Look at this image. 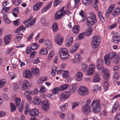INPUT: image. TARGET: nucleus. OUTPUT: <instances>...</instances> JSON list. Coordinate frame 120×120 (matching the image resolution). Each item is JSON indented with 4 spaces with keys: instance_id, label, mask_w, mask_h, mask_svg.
Here are the masks:
<instances>
[{
    "instance_id": "473e14b6",
    "label": "nucleus",
    "mask_w": 120,
    "mask_h": 120,
    "mask_svg": "<svg viewBox=\"0 0 120 120\" xmlns=\"http://www.w3.org/2000/svg\"><path fill=\"white\" fill-rule=\"evenodd\" d=\"M82 69V70L84 72H86L87 71L88 68V65L86 64L83 63L81 64Z\"/></svg>"
},
{
    "instance_id": "e433bc0d",
    "label": "nucleus",
    "mask_w": 120,
    "mask_h": 120,
    "mask_svg": "<svg viewBox=\"0 0 120 120\" xmlns=\"http://www.w3.org/2000/svg\"><path fill=\"white\" fill-rule=\"evenodd\" d=\"M47 80V78L45 77H41L39 79L38 81V83L39 85H41L43 82H44Z\"/></svg>"
},
{
    "instance_id": "a878e982",
    "label": "nucleus",
    "mask_w": 120,
    "mask_h": 120,
    "mask_svg": "<svg viewBox=\"0 0 120 120\" xmlns=\"http://www.w3.org/2000/svg\"><path fill=\"white\" fill-rule=\"evenodd\" d=\"M33 102L34 105H38L40 103L41 100L37 96H36L34 98Z\"/></svg>"
},
{
    "instance_id": "4c0bfd02",
    "label": "nucleus",
    "mask_w": 120,
    "mask_h": 120,
    "mask_svg": "<svg viewBox=\"0 0 120 120\" xmlns=\"http://www.w3.org/2000/svg\"><path fill=\"white\" fill-rule=\"evenodd\" d=\"M39 46V45L38 44H37L36 43H35L31 45V47L33 50H34L37 49Z\"/></svg>"
},
{
    "instance_id": "f257e3e1",
    "label": "nucleus",
    "mask_w": 120,
    "mask_h": 120,
    "mask_svg": "<svg viewBox=\"0 0 120 120\" xmlns=\"http://www.w3.org/2000/svg\"><path fill=\"white\" fill-rule=\"evenodd\" d=\"M104 59L105 63L107 65L110 64L111 60L116 64H117L120 61L118 55L114 52L111 53L108 55L105 56Z\"/></svg>"
},
{
    "instance_id": "c85d7f7f",
    "label": "nucleus",
    "mask_w": 120,
    "mask_h": 120,
    "mask_svg": "<svg viewBox=\"0 0 120 120\" xmlns=\"http://www.w3.org/2000/svg\"><path fill=\"white\" fill-rule=\"evenodd\" d=\"M31 70L33 74L36 76H38L39 74V70L38 69L36 68H33L31 69Z\"/></svg>"
},
{
    "instance_id": "c756f323",
    "label": "nucleus",
    "mask_w": 120,
    "mask_h": 120,
    "mask_svg": "<svg viewBox=\"0 0 120 120\" xmlns=\"http://www.w3.org/2000/svg\"><path fill=\"white\" fill-rule=\"evenodd\" d=\"M48 52V51L46 48H43L41 49L39 52L40 55L43 54L45 55H46Z\"/></svg>"
},
{
    "instance_id": "f8f14e48",
    "label": "nucleus",
    "mask_w": 120,
    "mask_h": 120,
    "mask_svg": "<svg viewBox=\"0 0 120 120\" xmlns=\"http://www.w3.org/2000/svg\"><path fill=\"white\" fill-rule=\"evenodd\" d=\"M22 74L24 78L31 79L33 77L32 74L30 70H25L23 71Z\"/></svg>"
},
{
    "instance_id": "b1692460",
    "label": "nucleus",
    "mask_w": 120,
    "mask_h": 120,
    "mask_svg": "<svg viewBox=\"0 0 120 120\" xmlns=\"http://www.w3.org/2000/svg\"><path fill=\"white\" fill-rule=\"evenodd\" d=\"M74 63H76L82 60L81 56L79 54H77L75 55L74 58Z\"/></svg>"
},
{
    "instance_id": "5fc2aeb1",
    "label": "nucleus",
    "mask_w": 120,
    "mask_h": 120,
    "mask_svg": "<svg viewBox=\"0 0 120 120\" xmlns=\"http://www.w3.org/2000/svg\"><path fill=\"white\" fill-rule=\"evenodd\" d=\"M24 96L30 103L31 101L32 98L30 95H24Z\"/></svg>"
},
{
    "instance_id": "ea45409f",
    "label": "nucleus",
    "mask_w": 120,
    "mask_h": 120,
    "mask_svg": "<svg viewBox=\"0 0 120 120\" xmlns=\"http://www.w3.org/2000/svg\"><path fill=\"white\" fill-rule=\"evenodd\" d=\"M100 80V79L99 76V74L98 73L96 74L94 78L93 82H98Z\"/></svg>"
},
{
    "instance_id": "4d7b16f0",
    "label": "nucleus",
    "mask_w": 120,
    "mask_h": 120,
    "mask_svg": "<svg viewBox=\"0 0 120 120\" xmlns=\"http://www.w3.org/2000/svg\"><path fill=\"white\" fill-rule=\"evenodd\" d=\"M94 87L95 88V89H93L92 90V92H94L96 91L97 90H100L101 89V88H100L98 87L97 85H95L94 86Z\"/></svg>"
},
{
    "instance_id": "4be33fe9",
    "label": "nucleus",
    "mask_w": 120,
    "mask_h": 120,
    "mask_svg": "<svg viewBox=\"0 0 120 120\" xmlns=\"http://www.w3.org/2000/svg\"><path fill=\"white\" fill-rule=\"evenodd\" d=\"M42 4V2H39L35 4L33 7L34 10L35 11H38L39 10L41 7Z\"/></svg>"
},
{
    "instance_id": "72a5a7b5",
    "label": "nucleus",
    "mask_w": 120,
    "mask_h": 120,
    "mask_svg": "<svg viewBox=\"0 0 120 120\" xmlns=\"http://www.w3.org/2000/svg\"><path fill=\"white\" fill-rule=\"evenodd\" d=\"M12 97L14 99L15 98L16 99L15 100V103L17 106H18L20 103V99L19 98H17L15 97V95H13Z\"/></svg>"
},
{
    "instance_id": "2f4dec72",
    "label": "nucleus",
    "mask_w": 120,
    "mask_h": 120,
    "mask_svg": "<svg viewBox=\"0 0 120 120\" xmlns=\"http://www.w3.org/2000/svg\"><path fill=\"white\" fill-rule=\"evenodd\" d=\"M79 25L74 26L72 29L73 32L75 34H78L79 31Z\"/></svg>"
},
{
    "instance_id": "37998d69",
    "label": "nucleus",
    "mask_w": 120,
    "mask_h": 120,
    "mask_svg": "<svg viewBox=\"0 0 120 120\" xmlns=\"http://www.w3.org/2000/svg\"><path fill=\"white\" fill-rule=\"evenodd\" d=\"M22 37V35L21 34H18L16 35L15 38V41H17L20 40Z\"/></svg>"
},
{
    "instance_id": "7ed1b4c3",
    "label": "nucleus",
    "mask_w": 120,
    "mask_h": 120,
    "mask_svg": "<svg viewBox=\"0 0 120 120\" xmlns=\"http://www.w3.org/2000/svg\"><path fill=\"white\" fill-rule=\"evenodd\" d=\"M100 101L99 100H94L91 104V106L93 108V111L96 113H98L101 109V106L99 103Z\"/></svg>"
},
{
    "instance_id": "09e8293b",
    "label": "nucleus",
    "mask_w": 120,
    "mask_h": 120,
    "mask_svg": "<svg viewBox=\"0 0 120 120\" xmlns=\"http://www.w3.org/2000/svg\"><path fill=\"white\" fill-rule=\"evenodd\" d=\"M40 88V92L41 93H43L47 91V89L43 86H41Z\"/></svg>"
},
{
    "instance_id": "f3484780",
    "label": "nucleus",
    "mask_w": 120,
    "mask_h": 120,
    "mask_svg": "<svg viewBox=\"0 0 120 120\" xmlns=\"http://www.w3.org/2000/svg\"><path fill=\"white\" fill-rule=\"evenodd\" d=\"M73 37L71 36H68L67 37L65 42L66 46L69 47L71 45L73 42Z\"/></svg>"
},
{
    "instance_id": "2eb2a0df",
    "label": "nucleus",
    "mask_w": 120,
    "mask_h": 120,
    "mask_svg": "<svg viewBox=\"0 0 120 120\" xmlns=\"http://www.w3.org/2000/svg\"><path fill=\"white\" fill-rule=\"evenodd\" d=\"M30 86V84L28 81L27 80H23L22 84V89L23 90L29 89Z\"/></svg>"
},
{
    "instance_id": "6ab92c4d",
    "label": "nucleus",
    "mask_w": 120,
    "mask_h": 120,
    "mask_svg": "<svg viewBox=\"0 0 120 120\" xmlns=\"http://www.w3.org/2000/svg\"><path fill=\"white\" fill-rule=\"evenodd\" d=\"M95 69L94 65L92 64H91L89 66L88 69V71H87V73L88 75H91L94 71Z\"/></svg>"
},
{
    "instance_id": "5701e85b",
    "label": "nucleus",
    "mask_w": 120,
    "mask_h": 120,
    "mask_svg": "<svg viewBox=\"0 0 120 120\" xmlns=\"http://www.w3.org/2000/svg\"><path fill=\"white\" fill-rule=\"evenodd\" d=\"M79 47V44L78 43L74 44L70 48V51L71 53H73L76 51L78 49Z\"/></svg>"
},
{
    "instance_id": "a211bd4d",
    "label": "nucleus",
    "mask_w": 120,
    "mask_h": 120,
    "mask_svg": "<svg viewBox=\"0 0 120 120\" xmlns=\"http://www.w3.org/2000/svg\"><path fill=\"white\" fill-rule=\"evenodd\" d=\"M115 6V4H114L111 5L109 7L108 9L107 10L105 14V16L107 17L109 16L110 14L112 13Z\"/></svg>"
},
{
    "instance_id": "4468645a",
    "label": "nucleus",
    "mask_w": 120,
    "mask_h": 120,
    "mask_svg": "<svg viewBox=\"0 0 120 120\" xmlns=\"http://www.w3.org/2000/svg\"><path fill=\"white\" fill-rule=\"evenodd\" d=\"M113 41V42L117 44L120 42V37L118 33H114L112 35Z\"/></svg>"
},
{
    "instance_id": "9d476101",
    "label": "nucleus",
    "mask_w": 120,
    "mask_h": 120,
    "mask_svg": "<svg viewBox=\"0 0 120 120\" xmlns=\"http://www.w3.org/2000/svg\"><path fill=\"white\" fill-rule=\"evenodd\" d=\"M41 106L42 109L45 112L48 111L49 109V103L46 100H44L42 102Z\"/></svg>"
},
{
    "instance_id": "774afa93",
    "label": "nucleus",
    "mask_w": 120,
    "mask_h": 120,
    "mask_svg": "<svg viewBox=\"0 0 120 120\" xmlns=\"http://www.w3.org/2000/svg\"><path fill=\"white\" fill-rule=\"evenodd\" d=\"M116 117V118L114 119V120H120V113L117 114Z\"/></svg>"
},
{
    "instance_id": "20e7f679",
    "label": "nucleus",
    "mask_w": 120,
    "mask_h": 120,
    "mask_svg": "<svg viewBox=\"0 0 120 120\" xmlns=\"http://www.w3.org/2000/svg\"><path fill=\"white\" fill-rule=\"evenodd\" d=\"M90 17L87 19V25L88 27H91L97 22V21L95 15L93 12L90 13Z\"/></svg>"
},
{
    "instance_id": "6e6552de",
    "label": "nucleus",
    "mask_w": 120,
    "mask_h": 120,
    "mask_svg": "<svg viewBox=\"0 0 120 120\" xmlns=\"http://www.w3.org/2000/svg\"><path fill=\"white\" fill-rule=\"evenodd\" d=\"M33 19V17L31 16L30 18L23 22V23L26 25L27 27L29 26L31 27L32 25L34 24L36 20V19L35 18Z\"/></svg>"
},
{
    "instance_id": "a18cd8bd",
    "label": "nucleus",
    "mask_w": 120,
    "mask_h": 120,
    "mask_svg": "<svg viewBox=\"0 0 120 120\" xmlns=\"http://www.w3.org/2000/svg\"><path fill=\"white\" fill-rule=\"evenodd\" d=\"M52 29L53 31L54 32L58 30V28L56 22L53 24L52 26Z\"/></svg>"
},
{
    "instance_id": "c9c22d12",
    "label": "nucleus",
    "mask_w": 120,
    "mask_h": 120,
    "mask_svg": "<svg viewBox=\"0 0 120 120\" xmlns=\"http://www.w3.org/2000/svg\"><path fill=\"white\" fill-rule=\"evenodd\" d=\"M92 31V28L90 27L86 30V35L88 36L90 35L91 34Z\"/></svg>"
},
{
    "instance_id": "58836bf2",
    "label": "nucleus",
    "mask_w": 120,
    "mask_h": 120,
    "mask_svg": "<svg viewBox=\"0 0 120 120\" xmlns=\"http://www.w3.org/2000/svg\"><path fill=\"white\" fill-rule=\"evenodd\" d=\"M69 72L68 71H64L63 72L62 75L63 78L65 79H67L69 77Z\"/></svg>"
},
{
    "instance_id": "aec40b11",
    "label": "nucleus",
    "mask_w": 120,
    "mask_h": 120,
    "mask_svg": "<svg viewBox=\"0 0 120 120\" xmlns=\"http://www.w3.org/2000/svg\"><path fill=\"white\" fill-rule=\"evenodd\" d=\"M83 76V74L81 72H78L76 74L75 76V79L77 81H80L82 79Z\"/></svg>"
},
{
    "instance_id": "603ef678",
    "label": "nucleus",
    "mask_w": 120,
    "mask_h": 120,
    "mask_svg": "<svg viewBox=\"0 0 120 120\" xmlns=\"http://www.w3.org/2000/svg\"><path fill=\"white\" fill-rule=\"evenodd\" d=\"M56 68L55 67H53L52 68L51 74L52 76H54L55 75V72H56Z\"/></svg>"
},
{
    "instance_id": "a19ab883",
    "label": "nucleus",
    "mask_w": 120,
    "mask_h": 120,
    "mask_svg": "<svg viewBox=\"0 0 120 120\" xmlns=\"http://www.w3.org/2000/svg\"><path fill=\"white\" fill-rule=\"evenodd\" d=\"M60 91V87H56L53 88L52 91V93L53 94H57L58 92Z\"/></svg>"
},
{
    "instance_id": "864d4df0",
    "label": "nucleus",
    "mask_w": 120,
    "mask_h": 120,
    "mask_svg": "<svg viewBox=\"0 0 120 120\" xmlns=\"http://www.w3.org/2000/svg\"><path fill=\"white\" fill-rule=\"evenodd\" d=\"M33 63L35 64H37L40 62V60L39 59L37 58H34L33 61Z\"/></svg>"
},
{
    "instance_id": "9b49d317",
    "label": "nucleus",
    "mask_w": 120,
    "mask_h": 120,
    "mask_svg": "<svg viewBox=\"0 0 120 120\" xmlns=\"http://www.w3.org/2000/svg\"><path fill=\"white\" fill-rule=\"evenodd\" d=\"M88 92L87 89L83 86L81 87L78 90V93L80 95H86L88 94Z\"/></svg>"
},
{
    "instance_id": "6e6d98bb",
    "label": "nucleus",
    "mask_w": 120,
    "mask_h": 120,
    "mask_svg": "<svg viewBox=\"0 0 120 120\" xmlns=\"http://www.w3.org/2000/svg\"><path fill=\"white\" fill-rule=\"evenodd\" d=\"M10 9L9 7H5L3 8L2 10V12L3 13H6L7 11L8 10Z\"/></svg>"
},
{
    "instance_id": "7c9ffc66",
    "label": "nucleus",
    "mask_w": 120,
    "mask_h": 120,
    "mask_svg": "<svg viewBox=\"0 0 120 120\" xmlns=\"http://www.w3.org/2000/svg\"><path fill=\"white\" fill-rule=\"evenodd\" d=\"M69 86V85L68 84H65L61 85L60 87V91H62L66 90Z\"/></svg>"
},
{
    "instance_id": "3c124183",
    "label": "nucleus",
    "mask_w": 120,
    "mask_h": 120,
    "mask_svg": "<svg viewBox=\"0 0 120 120\" xmlns=\"http://www.w3.org/2000/svg\"><path fill=\"white\" fill-rule=\"evenodd\" d=\"M49 55L48 57V60H51L54 54V52L52 51H51L49 53Z\"/></svg>"
},
{
    "instance_id": "0e129e2a",
    "label": "nucleus",
    "mask_w": 120,
    "mask_h": 120,
    "mask_svg": "<svg viewBox=\"0 0 120 120\" xmlns=\"http://www.w3.org/2000/svg\"><path fill=\"white\" fill-rule=\"evenodd\" d=\"M79 103L78 102H73L72 105V108L73 109L76 106L79 105Z\"/></svg>"
},
{
    "instance_id": "680f3d73",
    "label": "nucleus",
    "mask_w": 120,
    "mask_h": 120,
    "mask_svg": "<svg viewBox=\"0 0 120 120\" xmlns=\"http://www.w3.org/2000/svg\"><path fill=\"white\" fill-rule=\"evenodd\" d=\"M83 3L85 4H90L91 3V0H82Z\"/></svg>"
},
{
    "instance_id": "423d86ee",
    "label": "nucleus",
    "mask_w": 120,
    "mask_h": 120,
    "mask_svg": "<svg viewBox=\"0 0 120 120\" xmlns=\"http://www.w3.org/2000/svg\"><path fill=\"white\" fill-rule=\"evenodd\" d=\"M59 54L61 59L64 60L67 59L69 57V54L67 50L66 49H61L59 52Z\"/></svg>"
},
{
    "instance_id": "8fccbe9b",
    "label": "nucleus",
    "mask_w": 120,
    "mask_h": 120,
    "mask_svg": "<svg viewBox=\"0 0 120 120\" xmlns=\"http://www.w3.org/2000/svg\"><path fill=\"white\" fill-rule=\"evenodd\" d=\"M5 82V79H2L0 80V88L3 87Z\"/></svg>"
},
{
    "instance_id": "de8ad7c7",
    "label": "nucleus",
    "mask_w": 120,
    "mask_h": 120,
    "mask_svg": "<svg viewBox=\"0 0 120 120\" xmlns=\"http://www.w3.org/2000/svg\"><path fill=\"white\" fill-rule=\"evenodd\" d=\"M85 34L84 32L80 34L77 37V38L79 40H81L84 38Z\"/></svg>"
},
{
    "instance_id": "bb28decb",
    "label": "nucleus",
    "mask_w": 120,
    "mask_h": 120,
    "mask_svg": "<svg viewBox=\"0 0 120 120\" xmlns=\"http://www.w3.org/2000/svg\"><path fill=\"white\" fill-rule=\"evenodd\" d=\"M11 36V35H10L6 36L4 37V39L5 44H8L9 43Z\"/></svg>"
},
{
    "instance_id": "cd10ccee",
    "label": "nucleus",
    "mask_w": 120,
    "mask_h": 120,
    "mask_svg": "<svg viewBox=\"0 0 120 120\" xmlns=\"http://www.w3.org/2000/svg\"><path fill=\"white\" fill-rule=\"evenodd\" d=\"M68 106V104L67 103L62 104L60 106V109L62 111H64L67 109Z\"/></svg>"
},
{
    "instance_id": "f704fd0d",
    "label": "nucleus",
    "mask_w": 120,
    "mask_h": 120,
    "mask_svg": "<svg viewBox=\"0 0 120 120\" xmlns=\"http://www.w3.org/2000/svg\"><path fill=\"white\" fill-rule=\"evenodd\" d=\"M107 80V81L106 80L104 82L103 84V86L105 91L107 90L108 89V84H109V82H108Z\"/></svg>"
},
{
    "instance_id": "0eeeda50",
    "label": "nucleus",
    "mask_w": 120,
    "mask_h": 120,
    "mask_svg": "<svg viewBox=\"0 0 120 120\" xmlns=\"http://www.w3.org/2000/svg\"><path fill=\"white\" fill-rule=\"evenodd\" d=\"M64 7H63L61 9L55 14L54 17L56 20H58L61 18L62 16L64 15L65 14L66 11L67 10L64 11Z\"/></svg>"
},
{
    "instance_id": "13d9d810",
    "label": "nucleus",
    "mask_w": 120,
    "mask_h": 120,
    "mask_svg": "<svg viewBox=\"0 0 120 120\" xmlns=\"http://www.w3.org/2000/svg\"><path fill=\"white\" fill-rule=\"evenodd\" d=\"M31 91L30 90H29L26 91L24 93V95H30L32 94Z\"/></svg>"
},
{
    "instance_id": "e2e57ef3",
    "label": "nucleus",
    "mask_w": 120,
    "mask_h": 120,
    "mask_svg": "<svg viewBox=\"0 0 120 120\" xmlns=\"http://www.w3.org/2000/svg\"><path fill=\"white\" fill-rule=\"evenodd\" d=\"M32 49L31 48L29 47H28L26 50V53L27 54L30 53L31 52Z\"/></svg>"
},
{
    "instance_id": "393cba45",
    "label": "nucleus",
    "mask_w": 120,
    "mask_h": 120,
    "mask_svg": "<svg viewBox=\"0 0 120 120\" xmlns=\"http://www.w3.org/2000/svg\"><path fill=\"white\" fill-rule=\"evenodd\" d=\"M77 86L76 84L73 83L70 86V89L69 90L71 93H73L75 91V89L77 88Z\"/></svg>"
},
{
    "instance_id": "dca6fc26",
    "label": "nucleus",
    "mask_w": 120,
    "mask_h": 120,
    "mask_svg": "<svg viewBox=\"0 0 120 120\" xmlns=\"http://www.w3.org/2000/svg\"><path fill=\"white\" fill-rule=\"evenodd\" d=\"M55 40L58 44L60 45L62 44L63 38L60 34H58L56 35Z\"/></svg>"
},
{
    "instance_id": "49530a36",
    "label": "nucleus",
    "mask_w": 120,
    "mask_h": 120,
    "mask_svg": "<svg viewBox=\"0 0 120 120\" xmlns=\"http://www.w3.org/2000/svg\"><path fill=\"white\" fill-rule=\"evenodd\" d=\"M21 0H12L13 4L16 6H18L20 4Z\"/></svg>"
},
{
    "instance_id": "338daca9",
    "label": "nucleus",
    "mask_w": 120,
    "mask_h": 120,
    "mask_svg": "<svg viewBox=\"0 0 120 120\" xmlns=\"http://www.w3.org/2000/svg\"><path fill=\"white\" fill-rule=\"evenodd\" d=\"M120 69V68L118 66H115L113 69V70L114 71H118Z\"/></svg>"
},
{
    "instance_id": "39448f33",
    "label": "nucleus",
    "mask_w": 120,
    "mask_h": 120,
    "mask_svg": "<svg viewBox=\"0 0 120 120\" xmlns=\"http://www.w3.org/2000/svg\"><path fill=\"white\" fill-rule=\"evenodd\" d=\"M100 37L97 35H94L92 38V45L94 49L97 48L100 44Z\"/></svg>"
},
{
    "instance_id": "1a4fd4ad",
    "label": "nucleus",
    "mask_w": 120,
    "mask_h": 120,
    "mask_svg": "<svg viewBox=\"0 0 120 120\" xmlns=\"http://www.w3.org/2000/svg\"><path fill=\"white\" fill-rule=\"evenodd\" d=\"M70 92H64L62 93L60 96V100L61 101H64L68 99L70 96Z\"/></svg>"
},
{
    "instance_id": "052dcab7",
    "label": "nucleus",
    "mask_w": 120,
    "mask_h": 120,
    "mask_svg": "<svg viewBox=\"0 0 120 120\" xmlns=\"http://www.w3.org/2000/svg\"><path fill=\"white\" fill-rule=\"evenodd\" d=\"M41 22L42 23V25L45 26H47L48 25V23L46 22L45 19H42L41 20Z\"/></svg>"
},
{
    "instance_id": "c03bdc74",
    "label": "nucleus",
    "mask_w": 120,
    "mask_h": 120,
    "mask_svg": "<svg viewBox=\"0 0 120 120\" xmlns=\"http://www.w3.org/2000/svg\"><path fill=\"white\" fill-rule=\"evenodd\" d=\"M30 107L29 105L28 104V103L26 104L25 110V114H26L28 112H29Z\"/></svg>"
},
{
    "instance_id": "69168bd1",
    "label": "nucleus",
    "mask_w": 120,
    "mask_h": 120,
    "mask_svg": "<svg viewBox=\"0 0 120 120\" xmlns=\"http://www.w3.org/2000/svg\"><path fill=\"white\" fill-rule=\"evenodd\" d=\"M20 22V20L19 19H17L13 21L14 24L15 25H17Z\"/></svg>"
},
{
    "instance_id": "bf43d9fd",
    "label": "nucleus",
    "mask_w": 120,
    "mask_h": 120,
    "mask_svg": "<svg viewBox=\"0 0 120 120\" xmlns=\"http://www.w3.org/2000/svg\"><path fill=\"white\" fill-rule=\"evenodd\" d=\"M61 1V0H55L54 2V6H56L57 5L60 4Z\"/></svg>"
},
{
    "instance_id": "f03ea898",
    "label": "nucleus",
    "mask_w": 120,
    "mask_h": 120,
    "mask_svg": "<svg viewBox=\"0 0 120 120\" xmlns=\"http://www.w3.org/2000/svg\"><path fill=\"white\" fill-rule=\"evenodd\" d=\"M104 61L101 59H98L97 60L96 67L98 70H101L104 73L107 78L109 77V74L108 71L105 68H104L102 65Z\"/></svg>"
},
{
    "instance_id": "412c9836",
    "label": "nucleus",
    "mask_w": 120,
    "mask_h": 120,
    "mask_svg": "<svg viewBox=\"0 0 120 120\" xmlns=\"http://www.w3.org/2000/svg\"><path fill=\"white\" fill-rule=\"evenodd\" d=\"M38 110L36 109H32L29 111V115L30 116H37L38 114Z\"/></svg>"
},
{
    "instance_id": "79ce46f5",
    "label": "nucleus",
    "mask_w": 120,
    "mask_h": 120,
    "mask_svg": "<svg viewBox=\"0 0 120 120\" xmlns=\"http://www.w3.org/2000/svg\"><path fill=\"white\" fill-rule=\"evenodd\" d=\"M10 104L11 106V111L12 112L16 110V108L15 105L12 103H11Z\"/></svg>"
},
{
    "instance_id": "ddd939ff",
    "label": "nucleus",
    "mask_w": 120,
    "mask_h": 120,
    "mask_svg": "<svg viewBox=\"0 0 120 120\" xmlns=\"http://www.w3.org/2000/svg\"><path fill=\"white\" fill-rule=\"evenodd\" d=\"M90 111V106L89 105H85L83 106L82 108V113L86 115H88Z\"/></svg>"
}]
</instances>
